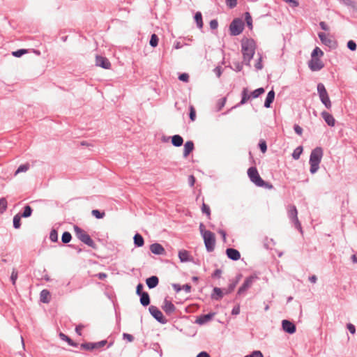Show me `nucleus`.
Segmentation results:
<instances>
[{
  "label": "nucleus",
  "instance_id": "f257e3e1",
  "mask_svg": "<svg viewBox=\"0 0 357 357\" xmlns=\"http://www.w3.org/2000/svg\"><path fill=\"white\" fill-rule=\"evenodd\" d=\"M256 50V43L253 39L243 38L241 40V52L245 63L250 66Z\"/></svg>",
  "mask_w": 357,
  "mask_h": 357
},
{
  "label": "nucleus",
  "instance_id": "f03ea898",
  "mask_svg": "<svg viewBox=\"0 0 357 357\" xmlns=\"http://www.w3.org/2000/svg\"><path fill=\"white\" fill-rule=\"evenodd\" d=\"M199 231L203 237L207 252H213L215 247V234L209 230H206L204 225H199Z\"/></svg>",
  "mask_w": 357,
  "mask_h": 357
},
{
  "label": "nucleus",
  "instance_id": "7ed1b4c3",
  "mask_svg": "<svg viewBox=\"0 0 357 357\" xmlns=\"http://www.w3.org/2000/svg\"><path fill=\"white\" fill-rule=\"evenodd\" d=\"M74 231L75 236L80 241L94 250L97 249V245L85 230L79 227L77 225H74Z\"/></svg>",
  "mask_w": 357,
  "mask_h": 357
},
{
  "label": "nucleus",
  "instance_id": "20e7f679",
  "mask_svg": "<svg viewBox=\"0 0 357 357\" xmlns=\"http://www.w3.org/2000/svg\"><path fill=\"white\" fill-rule=\"evenodd\" d=\"M248 175L250 181L254 183L257 186L265 188L267 189H272L273 185L265 182L260 176L256 167H250L248 170Z\"/></svg>",
  "mask_w": 357,
  "mask_h": 357
},
{
  "label": "nucleus",
  "instance_id": "39448f33",
  "mask_svg": "<svg viewBox=\"0 0 357 357\" xmlns=\"http://www.w3.org/2000/svg\"><path fill=\"white\" fill-rule=\"evenodd\" d=\"M323 156V150L320 147H317L311 152L310 157V172L314 174L319 168Z\"/></svg>",
  "mask_w": 357,
  "mask_h": 357
},
{
  "label": "nucleus",
  "instance_id": "423d86ee",
  "mask_svg": "<svg viewBox=\"0 0 357 357\" xmlns=\"http://www.w3.org/2000/svg\"><path fill=\"white\" fill-rule=\"evenodd\" d=\"M317 92L321 102L327 109H331L332 107V102L330 100L328 93L322 83H319L317 84Z\"/></svg>",
  "mask_w": 357,
  "mask_h": 357
},
{
  "label": "nucleus",
  "instance_id": "0eeeda50",
  "mask_svg": "<svg viewBox=\"0 0 357 357\" xmlns=\"http://www.w3.org/2000/svg\"><path fill=\"white\" fill-rule=\"evenodd\" d=\"M259 278L256 275H252L249 277H247L244 280L242 285L238 288L237 291V295L243 294L248 289H250L253 283L258 280Z\"/></svg>",
  "mask_w": 357,
  "mask_h": 357
},
{
  "label": "nucleus",
  "instance_id": "6e6552de",
  "mask_svg": "<svg viewBox=\"0 0 357 357\" xmlns=\"http://www.w3.org/2000/svg\"><path fill=\"white\" fill-rule=\"evenodd\" d=\"M244 24L241 19H235L232 21L229 26L231 35L238 36L243 30Z\"/></svg>",
  "mask_w": 357,
  "mask_h": 357
},
{
  "label": "nucleus",
  "instance_id": "1a4fd4ad",
  "mask_svg": "<svg viewBox=\"0 0 357 357\" xmlns=\"http://www.w3.org/2000/svg\"><path fill=\"white\" fill-rule=\"evenodd\" d=\"M150 314L160 324H165L168 320L164 317L162 312L155 305H151L149 308Z\"/></svg>",
  "mask_w": 357,
  "mask_h": 357
},
{
  "label": "nucleus",
  "instance_id": "9d476101",
  "mask_svg": "<svg viewBox=\"0 0 357 357\" xmlns=\"http://www.w3.org/2000/svg\"><path fill=\"white\" fill-rule=\"evenodd\" d=\"M162 310L167 315H172L176 310L172 301L168 297H165L161 306Z\"/></svg>",
  "mask_w": 357,
  "mask_h": 357
},
{
  "label": "nucleus",
  "instance_id": "9b49d317",
  "mask_svg": "<svg viewBox=\"0 0 357 357\" xmlns=\"http://www.w3.org/2000/svg\"><path fill=\"white\" fill-rule=\"evenodd\" d=\"M318 36L323 44H324L330 47H336V45H337L336 42L335 40H333V39H331V38L328 35H327L324 33L320 32V33H319Z\"/></svg>",
  "mask_w": 357,
  "mask_h": 357
},
{
  "label": "nucleus",
  "instance_id": "f8f14e48",
  "mask_svg": "<svg viewBox=\"0 0 357 357\" xmlns=\"http://www.w3.org/2000/svg\"><path fill=\"white\" fill-rule=\"evenodd\" d=\"M308 66L312 71H318L324 67V63L319 58L312 57Z\"/></svg>",
  "mask_w": 357,
  "mask_h": 357
},
{
  "label": "nucleus",
  "instance_id": "ddd939ff",
  "mask_svg": "<svg viewBox=\"0 0 357 357\" xmlns=\"http://www.w3.org/2000/svg\"><path fill=\"white\" fill-rule=\"evenodd\" d=\"M282 326L283 330L289 334L294 333L296 330V325L289 320H283L282 322Z\"/></svg>",
  "mask_w": 357,
  "mask_h": 357
},
{
  "label": "nucleus",
  "instance_id": "4468645a",
  "mask_svg": "<svg viewBox=\"0 0 357 357\" xmlns=\"http://www.w3.org/2000/svg\"><path fill=\"white\" fill-rule=\"evenodd\" d=\"M96 64L97 66L102 67L105 69H109L111 66V63L109 60L107 58L101 56H96Z\"/></svg>",
  "mask_w": 357,
  "mask_h": 357
},
{
  "label": "nucleus",
  "instance_id": "2eb2a0df",
  "mask_svg": "<svg viewBox=\"0 0 357 357\" xmlns=\"http://www.w3.org/2000/svg\"><path fill=\"white\" fill-rule=\"evenodd\" d=\"M224 295L226 294H225L223 289L214 287L211 294V298L215 301H220L223 298Z\"/></svg>",
  "mask_w": 357,
  "mask_h": 357
},
{
  "label": "nucleus",
  "instance_id": "dca6fc26",
  "mask_svg": "<svg viewBox=\"0 0 357 357\" xmlns=\"http://www.w3.org/2000/svg\"><path fill=\"white\" fill-rule=\"evenodd\" d=\"M215 312H210L207 314H202V315L197 317L195 322L199 325H203V324H206V322L211 321L213 319V317L215 316Z\"/></svg>",
  "mask_w": 357,
  "mask_h": 357
},
{
  "label": "nucleus",
  "instance_id": "f3484780",
  "mask_svg": "<svg viewBox=\"0 0 357 357\" xmlns=\"http://www.w3.org/2000/svg\"><path fill=\"white\" fill-rule=\"evenodd\" d=\"M227 257L233 261H237L241 258V254L238 250L234 248H227L226 250Z\"/></svg>",
  "mask_w": 357,
  "mask_h": 357
},
{
  "label": "nucleus",
  "instance_id": "a211bd4d",
  "mask_svg": "<svg viewBox=\"0 0 357 357\" xmlns=\"http://www.w3.org/2000/svg\"><path fill=\"white\" fill-rule=\"evenodd\" d=\"M321 115L322 118L324 119V121H326V123L329 126H331V127L335 126V119L333 116V115H331L330 113H328V112H327L326 111L322 112L321 113Z\"/></svg>",
  "mask_w": 357,
  "mask_h": 357
},
{
  "label": "nucleus",
  "instance_id": "6ab92c4d",
  "mask_svg": "<svg viewBox=\"0 0 357 357\" xmlns=\"http://www.w3.org/2000/svg\"><path fill=\"white\" fill-rule=\"evenodd\" d=\"M150 250L155 255H163L165 252L162 245L158 243L151 244L150 245Z\"/></svg>",
  "mask_w": 357,
  "mask_h": 357
},
{
  "label": "nucleus",
  "instance_id": "aec40b11",
  "mask_svg": "<svg viewBox=\"0 0 357 357\" xmlns=\"http://www.w3.org/2000/svg\"><path fill=\"white\" fill-rule=\"evenodd\" d=\"M238 281H239L238 278L230 280L229 284H228L227 287L223 288V289L225 291V294L226 295L231 294L236 288L237 284L238 283Z\"/></svg>",
  "mask_w": 357,
  "mask_h": 357
},
{
  "label": "nucleus",
  "instance_id": "412c9836",
  "mask_svg": "<svg viewBox=\"0 0 357 357\" xmlns=\"http://www.w3.org/2000/svg\"><path fill=\"white\" fill-rule=\"evenodd\" d=\"M194 143L192 141H188L184 144L183 148V157L187 158L189 154L194 150Z\"/></svg>",
  "mask_w": 357,
  "mask_h": 357
},
{
  "label": "nucleus",
  "instance_id": "4be33fe9",
  "mask_svg": "<svg viewBox=\"0 0 357 357\" xmlns=\"http://www.w3.org/2000/svg\"><path fill=\"white\" fill-rule=\"evenodd\" d=\"M146 283L149 289H153L158 286L159 279L157 276L153 275L146 280Z\"/></svg>",
  "mask_w": 357,
  "mask_h": 357
},
{
  "label": "nucleus",
  "instance_id": "5701e85b",
  "mask_svg": "<svg viewBox=\"0 0 357 357\" xmlns=\"http://www.w3.org/2000/svg\"><path fill=\"white\" fill-rule=\"evenodd\" d=\"M50 292L47 289H43L40 294V300L44 303H48L50 301Z\"/></svg>",
  "mask_w": 357,
  "mask_h": 357
},
{
  "label": "nucleus",
  "instance_id": "b1692460",
  "mask_svg": "<svg viewBox=\"0 0 357 357\" xmlns=\"http://www.w3.org/2000/svg\"><path fill=\"white\" fill-rule=\"evenodd\" d=\"M59 336V337H60V339L61 340L68 342V344L70 346H72V347H78V344L77 342H74L70 337H69L66 334H64L63 333H60Z\"/></svg>",
  "mask_w": 357,
  "mask_h": 357
},
{
  "label": "nucleus",
  "instance_id": "393cba45",
  "mask_svg": "<svg viewBox=\"0 0 357 357\" xmlns=\"http://www.w3.org/2000/svg\"><path fill=\"white\" fill-rule=\"evenodd\" d=\"M140 303L146 307L148 306L150 304V296L148 294V292H144V294H141L140 296Z\"/></svg>",
  "mask_w": 357,
  "mask_h": 357
},
{
  "label": "nucleus",
  "instance_id": "a878e982",
  "mask_svg": "<svg viewBox=\"0 0 357 357\" xmlns=\"http://www.w3.org/2000/svg\"><path fill=\"white\" fill-rule=\"evenodd\" d=\"M288 214L291 222H297V210L295 206H290L288 210Z\"/></svg>",
  "mask_w": 357,
  "mask_h": 357
},
{
  "label": "nucleus",
  "instance_id": "bb28decb",
  "mask_svg": "<svg viewBox=\"0 0 357 357\" xmlns=\"http://www.w3.org/2000/svg\"><path fill=\"white\" fill-rule=\"evenodd\" d=\"M134 244L136 247H142L144 244V238L142 236L138 233H137L134 237Z\"/></svg>",
  "mask_w": 357,
  "mask_h": 357
},
{
  "label": "nucleus",
  "instance_id": "cd10ccee",
  "mask_svg": "<svg viewBox=\"0 0 357 357\" xmlns=\"http://www.w3.org/2000/svg\"><path fill=\"white\" fill-rule=\"evenodd\" d=\"M172 143L174 146H181L183 143V139L181 136L175 135L172 137Z\"/></svg>",
  "mask_w": 357,
  "mask_h": 357
},
{
  "label": "nucleus",
  "instance_id": "c85d7f7f",
  "mask_svg": "<svg viewBox=\"0 0 357 357\" xmlns=\"http://www.w3.org/2000/svg\"><path fill=\"white\" fill-rule=\"evenodd\" d=\"M274 98H275V92L272 90V91H269L267 94V96H266V100L264 102V106L266 107H269L271 104L274 100Z\"/></svg>",
  "mask_w": 357,
  "mask_h": 357
},
{
  "label": "nucleus",
  "instance_id": "c756f323",
  "mask_svg": "<svg viewBox=\"0 0 357 357\" xmlns=\"http://www.w3.org/2000/svg\"><path fill=\"white\" fill-rule=\"evenodd\" d=\"M189 256L190 255L188 251L185 250H183L178 252V257L182 262L188 261L190 260Z\"/></svg>",
  "mask_w": 357,
  "mask_h": 357
},
{
  "label": "nucleus",
  "instance_id": "7c9ffc66",
  "mask_svg": "<svg viewBox=\"0 0 357 357\" xmlns=\"http://www.w3.org/2000/svg\"><path fill=\"white\" fill-rule=\"evenodd\" d=\"M251 98V94H248V89L246 88L243 89L242 91V100L241 101V104H245Z\"/></svg>",
  "mask_w": 357,
  "mask_h": 357
},
{
  "label": "nucleus",
  "instance_id": "2f4dec72",
  "mask_svg": "<svg viewBox=\"0 0 357 357\" xmlns=\"http://www.w3.org/2000/svg\"><path fill=\"white\" fill-rule=\"evenodd\" d=\"M195 20L197 22V26L202 29L203 26L202 15L200 12H197L195 15Z\"/></svg>",
  "mask_w": 357,
  "mask_h": 357
},
{
  "label": "nucleus",
  "instance_id": "473e14b6",
  "mask_svg": "<svg viewBox=\"0 0 357 357\" xmlns=\"http://www.w3.org/2000/svg\"><path fill=\"white\" fill-rule=\"evenodd\" d=\"M72 239L71 234L68 231H65L63 233L61 236V241L63 243H68Z\"/></svg>",
  "mask_w": 357,
  "mask_h": 357
},
{
  "label": "nucleus",
  "instance_id": "72a5a7b5",
  "mask_svg": "<svg viewBox=\"0 0 357 357\" xmlns=\"http://www.w3.org/2000/svg\"><path fill=\"white\" fill-rule=\"evenodd\" d=\"M107 344V340H103L97 342H93V349H100Z\"/></svg>",
  "mask_w": 357,
  "mask_h": 357
},
{
  "label": "nucleus",
  "instance_id": "f704fd0d",
  "mask_svg": "<svg viewBox=\"0 0 357 357\" xmlns=\"http://www.w3.org/2000/svg\"><path fill=\"white\" fill-rule=\"evenodd\" d=\"M17 278H18V271L15 268H13L12 271V273H11V275H10V280H11L13 285L15 287L16 286V281L17 280Z\"/></svg>",
  "mask_w": 357,
  "mask_h": 357
},
{
  "label": "nucleus",
  "instance_id": "c9c22d12",
  "mask_svg": "<svg viewBox=\"0 0 357 357\" xmlns=\"http://www.w3.org/2000/svg\"><path fill=\"white\" fill-rule=\"evenodd\" d=\"M324 55L323 51L318 47H315L311 54V57H321Z\"/></svg>",
  "mask_w": 357,
  "mask_h": 357
},
{
  "label": "nucleus",
  "instance_id": "e433bc0d",
  "mask_svg": "<svg viewBox=\"0 0 357 357\" xmlns=\"http://www.w3.org/2000/svg\"><path fill=\"white\" fill-rule=\"evenodd\" d=\"M245 20L248 26L250 29H252V19L250 14L248 12H246L245 13Z\"/></svg>",
  "mask_w": 357,
  "mask_h": 357
},
{
  "label": "nucleus",
  "instance_id": "4c0bfd02",
  "mask_svg": "<svg viewBox=\"0 0 357 357\" xmlns=\"http://www.w3.org/2000/svg\"><path fill=\"white\" fill-rule=\"evenodd\" d=\"M303 152V148L301 146L297 147L292 153V157L295 160H298L300 158V155H301Z\"/></svg>",
  "mask_w": 357,
  "mask_h": 357
},
{
  "label": "nucleus",
  "instance_id": "58836bf2",
  "mask_svg": "<svg viewBox=\"0 0 357 357\" xmlns=\"http://www.w3.org/2000/svg\"><path fill=\"white\" fill-rule=\"evenodd\" d=\"M80 348L86 351L93 350V342H84L80 344Z\"/></svg>",
  "mask_w": 357,
  "mask_h": 357
},
{
  "label": "nucleus",
  "instance_id": "ea45409f",
  "mask_svg": "<svg viewBox=\"0 0 357 357\" xmlns=\"http://www.w3.org/2000/svg\"><path fill=\"white\" fill-rule=\"evenodd\" d=\"M32 213V208L29 206H26L24 207L23 213L21 214L23 218H28L31 216Z\"/></svg>",
  "mask_w": 357,
  "mask_h": 357
},
{
  "label": "nucleus",
  "instance_id": "a19ab883",
  "mask_svg": "<svg viewBox=\"0 0 357 357\" xmlns=\"http://www.w3.org/2000/svg\"><path fill=\"white\" fill-rule=\"evenodd\" d=\"M202 211L203 213L206 214V216L210 218V215H211V209H210V207L209 206H208L207 204H206L205 203H203L202 204Z\"/></svg>",
  "mask_w": 357,
  "mask_h": 357
},
{
  "label": "nucleus",
  "instance_id": "79ce46f5",
  "mask_svg": "<svg viewBox=\"0 0 357 357\" xmlns=\"http://www.w3.org/2000/svg\"><path fill=\"white\" fill-rule=\"evenodd\" d=\"M264 89L263 88H259L256 90H255L251 94V96L252 98H256L259 97L260 95L263 94L264 93Z\"/></svg>",
  "mask_w": 357,
  "mask_h": 357
},
{
  "label": "nucleus",
  "instance_id": "37998d69",
  "mask_svg": "<svg viewBox=\"0 0 357 357\" xmlns=\"http://www.w3.org/2000/svg\"><path fill=\"white\" fill-rule=\"evenodd\" d=\"M50 239L52 242H56L58 241V233L54 229H52L50 234Z\"/></svg>",
  "mask_w": 357,
  "mask_h": 357
},
{
  "label": "nucleus",
  "instance_id": "c03bdc74",
  "mask_svg": "<svg viewBox=\"0 0 357 357\" xmlns=\"http://www.w3.org/2000/svg\"><path fill=\"white\" fill-rule=\"evenodd\" d=\"M158 37L157 36L156 34L153 33L152 34L151 37V40H150V45L152 46V47H156L158 44Z\"/></svg>",
  "mask_w": 357,
  "mask_h": 357
},
{
  "label": "nucleus",
  "instance_id": "a18cd8bd",
  "mask_svg": "<svg viewBox=\"0 0 357 357\" xmlns=\"http://www.w3.org/2000/svg\"><path fill=\"white\" fill-rule=\"evenodd\" d=\"M7 208V201L6 198L0 199V213H2Z\"/></svg>",
  "mask_w": 357,
  "mask_h": 357
},
{
  "label": "nucleus",
  "instance_id": "49530a36",
  "mask_svg": "<svg viewBox=\"0 0 357 357\" xmlns=\"http://www.w3.org/2000/svg\"><path fill=\"white\" fill-rule=\"evenodd\" d=\"M29 169V164L22 165L17 169V171L15 172V175L19 174L20 172H26Z\"/></svg>",
  "mask_w": 357,
  "mask_h": 357
},
{
  "label": "nucleus",
  "instance_id": "de8ad7c7",
  "mask_svg": "<svg viewBox=\"0 0 357 357\" xmlns=\"http://www.w3.org/2000/svg\"><path fill=\"white\" fill-rule=\"evenodd\" d=\"M91 213L93 216L98 219L103 218L105 215V212H100L98 210H93Z\"/></svg>",
  "mask_w": 357,
  "mask_h": 357
},
{
  "label": "nucleus",
  "instance_id": "09e8293b",
  "mask_svg": "<svg viewBox=\"0 0 357 357\" xmlns=\"http://www.w3.org/2000/svg\"><path fill=\"white\" fill-rule=\"evenodd\" d=\"M26 53H27V50H26L21 49V50L13 52L12 54L14 56L20 57V56H22L23 54H24Z\"/></svg>",
  "mask_w": 357,
  "mask_h": 357
},
{
  "label": "nucleus",
  "instance_id": "8fccbe9b",
  "mask_svg": "<svg viewBox=\"0 0 357 357\" xmlns=\"http://www.w3.org/2000/svg\"><path fill=\"white\" fill-rule=\"evenodd\" d=\"M244 357H264L260 351H254L250 354L246 355Z\"/></svg>",
  "mask_w": 357,
  "mask_h": 357
},
{
  "label": "nucleus",
  "instance_id": "3c124183",
  "mask_svg": "<svg viewBox=\"0 0 357 357\" xmlns=\"http://www.w3.org/2000/svg\"><path fill=\"white\" fill-rule=\"evenodd\" d=\"M123 339L127 340L129 342H131L134 340L135 338L132 335L124 333H123Z\"/></svg>",
  "mask_w": 357,
  "mask_h": 357
},
{
  "label": "nucleus",
  "instance_id": "603ef678",
  "mask_svg": "<svg viewBox=\"0 0 357 357\" xmlns=\"http://www.w3.org/2000/svg\"><path fill=\"white\" fill-rule=\"evenodd\" d=\"M85 327L84 325L82 324H79L78 325L76 326L75 327V332L76 333L79 335V336H82V329Z\"/></svg>",
  "mask_w": 357,
  "mask_h": 357
},
{
  "label": "nucleus",
  "instance_id": "864d4df0",
  "mask_svg": "<svg viewBox=\"0 0 357 357\" xmlns=\"http://www.w3.org/2000/svg\"><path fill=\"white\" fill-rule=\"evenodd\" d=\"M190 118L192 121H194L196 118V112L193 106L190 107Z\"/></svg>",
  "mask_w": 357,
  "mask_h": 357
},
{
  "label": "nucleus",
  "instance_id": "5fc2aeb1",
  "mask_svg": "<svg viewBox=\"0 0 357 357\" xmlns=\"http://www.w3.org/2000/svg\"><path fill=\"white\" fill-rule=\"evenodd\" d=\"M222 275V271L220 269H215L211 275L213 278H220Z\"/></svg>",
  "mask_w": 357,
  "mask_h": 357
},
{
  "label": "nucleus",
  "instance_id": "6e6d98bb",
  "mask_svg": "<svg viewBox=\"0 0 357 357\" xmlns=\"http://www.w3.org/2000/svg\"><path fill=\"white\" fill-rule=\"evenodd\" d=\"M143 289H144L143 284L142 283H139L136 287V294L138 296H140L141 294H144L145 291H143Z\"/></svg>",
  "mask_w": 357,
  "mask_h": 357
},
{
  "label": "nucleus",
  "instance_id": "4d7b16f0",
  "mask_svg": "<svg viewBox=\"0 0 357 357\" xmlns=\"http://www.w3.org/2000/svg\"><path fill=\"white\" fill-rule=\"evenodd\" d=\"M178 79L182 82H188L189 75L187 73H182L179 75Z\"/></svg>",
  "mask_w": 357,
  "mask_h": 357
},
{
  "label": "nucleus",
  "instance_id": "13d9d810",
  "mask_svg": "<svg viewBox=\"0 0 357 357\" xmlns=\"http://www.w3.org/2000/svg\"><path fill=\"white\" fill-rule=\"evenodd\" d=\"M239 313H240V305L237 304L233 307V309L231 310V314L236 316V315L239 314Z\"/></svg>",
  "mask_w": 357,
  "mask_h": 357
},
{
  "label": "nucleus",
  "instance_id": "bf43d9fd",
  "mask_svg": "<svg viewBox=\"0 0 357 357\" xmlns=\"http://www.w3.org/2000/svg\"><path fill=\"white\" fill-rule=\"evenodd\" d=\"M286 3H289L292 7H298L299 3L297 0H283Z\"/></svg>",
  "mask_w": 357,
  "mask_h": 357
},
{
  "label": "nucleus",
  "instance_id": "052dcab7",
  "mask_svg": "<svg viewBox=\"0 0 357 357\" xmlns=\"http://www.w3.org/2000/svg\"><path fill=\"white\" fill-rule=\"evenodd\" d=\"M347 47L349 50H352V51H354L356 50V44L354 41L353 40H349L348 43H347Z\"/></svg>",
  "mask_w": 357,
  "mask_h": 357
},
{
  "label": "nucleus",
  "instance_id": "680f3d73",
  "mask_svg": "<svg viewBox=\"0 0 357 357\" xmlns=\"http://www.w3.org/2000/svg\"><path fill=\"white\" fill-rule=\"evenodd\" d=\"M347 328L351 334L356 333V327L354 324L349 323L347 324Z\"/></svg>",
  "mask_w": 357,
  "mask_h": 357
},
{
  "label": "nucleus",
  "instance_id": "e2e57ef3",
  "mask_svg": "<svg viewBox=\"0 0 357 357\" xmlns=\"http://www.w3.org/2000/svg\"><path fill=\"white\" fill-rule=\"evenodd\" d=\"M227 5L230 8H234L236 6L237 0H226Z\"/></svg>",
  "mask_w": 357,
  "mask_h": 357
},
{
  "label": "nucleus",
  "instance_id": "0e129e2a",
  "mask_svg": "<svg viewBox=\"0 0 357 357\" xmlns=\"http://www.w3.org/2000/svg\"><path fill=\"white\" fill-rule=\"evenodd\" d=\"M255 68L257 69V70H261L263 68V65H262V58L260 56L259 59H258V61H257V63H255Z\"/></svg>",
  "mask_w": 357,
  "mask_h": 357
},
{
  "label": "nucleus",
  "instance_id": "69168bd1",
  "mask_svg": "<svg viewBox=\"0 0 357 357\" xmlns=\"http://www.w3.org/2000/svg\"><path fill=\"white\" fill-rule=\"evenodd\" d=\"M259 147L262 153H265L267 150L266 142L262 141L259 143Z\"/></svg>",
  "mask_w": 357,
  "mask_h": 357
},
{
  "label": "nucleus",
  "instance_id": "338daca9",
  "mask_svg": "<svg viewBox=\"0 0 357 357\" xmlns=\"http://www.w3.org/2000/svg\"><path fill=\"white\" fill-rule=\"evenodd\" d=\"M218 23L217 20H213L210 22V27L212 29H216L218 28Z\"/></svg>",
  "mask_w": 357,
  "mask_h": 357
},
{
  "label": "nucleus",
  "instance_id": "774afa93",
  "mask_svg": "<svg viewBox=\"0 0 357 357\" xmlns=\"http://www.w3.org/2000/svg\"><path fill=\"white\" fill-rule=\"evenodd\" d=\"M197 357H211L206 351H201L197 356Z\"/></svg>",
  "mask_w": 357,
  "mask_h": 357
}]
</instances>
